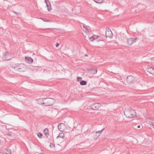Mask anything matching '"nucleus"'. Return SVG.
<instances>
[{"label": "nucleus", "instance_id": "1", "mask_svg": "<svg viewBox=\"0 0 154 154\" xmlns=\"http://www.w3.org/2000/svg\"><path fill=\"white\" fill-rule=\"evenodd\" d=\"M124 114L127 118H133L136 116L135 111L130 108L125 111Z\"/></svg>", "mask_w": 154, "mask_h": 154}, {"label": "nucleus", "instance_id": "2", "mask_svg": "<svg viewBox=\"0 0 154 154\" xmlns=\"http://www.w3.org/2000/svg\"><path fill=\"white\" fill-rule=\"evenodd\" d=\"M54 103V99L51 98H44V103H43V106H51Z\"/></svg>", "mask_w": 154, "mask_h": 154}, {"label": "nucleus", "instance_id": "3", "mask_svg": "<svg viewBox=\"0 0 154 154\" xmlns=\"http://www.w3.org/2000/svg\"><path fill=\"white\" fill-rule=\"evenodd\" d=\"M2 58L4 60H8L10 59V53L8 52H5L3 53Z\"/></svg>", "mask_w": 154, "mask_h": 154}, {"label": "nucleus", "instance_id": "4", "mask_svg": "<svg viewBox=\"0 0 154 154\" xmlns=\"http://www.w3.org/2000/svg\"><path fill=\"white\" fill-rule=\"evenodd\" d=\"M16 68L20 72H23L25 71L26 67L24 64L20 63L17 66Z\"/></svg>", "mask_w": 154, "mask_h": 154}, {"label": "nucleus", "instance_id": "5", "mask_svg": "<svg viewBox=\"0 0 154 154\" xmlns=\"http://www.w3.org/2000/svg\"><path fill=\"white\" fill-rule=\"evenodd\" d=\"M101 106V104H100L98 103H95L91 105L90 107L93 109L97 110Z\"/></svg>", "mask_w": 154, "mask_h": 154}, {"label": "nucleus", "instance_id": "6", "mask_svg": "<svg viewBox=\"0 0 154 154\" xmlns=\"http://www.w3.org/2000/svg\"><path fill=\"white\" fill-rule=\"evenodd\" d=\"M127 81L129 84H133L135 82V79L133 76L129 75L127 77Z\"/></svg>", "mask_w": 154, "mask_h": 154}, {"label": "nucleus", "instance_id": "7", "mask_svg": "<svg viewBox=\"0 0 154 154\" xmlns=\"http://www.w3.org/2000/svg\"><path fill=\"white\" fill-rule=\"evenodd\" d=\"M137 38H129L127 39V44L129 45H130L134 43L137 40Z\"/></svg>", "mask_w": 154, "mask_h": 154}, {"label": "nucleus", "instance_id": "8", "mask_svg": "<svg viewBox=\"0 0 154 154\" xmlns=\"http://www.w3.org/2000/svg\"><path fill=\"white\" fill-rule=\"evenodd\" d=\"M106 37H110L112 35V31L109 28H107L106 29Z\"/></svg>", "mask_w": 154, "mask_h": 154}, {"label": "nucleus", "instance_id": "9", "mask_svg": "<svg viewBox=\"0 0 154 154\" xmlns=\"http://www.w3.org/2000/svg\"><path fill=\"white\" fill-rule=\"evenodd\" d=\"M65 124L63 123H60L58 125V129L60 131H63L64 130V128L65 127Z\"/></svg>", "mask_w": 154, "mask_h": 154}, {"label": "nucleus", "instance_id": "10", "mask_svg": "<svg viewBox=\"0 0 154 154\" xmlns=\"http://www.w3.org/2000/svg\"><path fill=\"white\" fill-rule=\"evenodd\" d=\"M64 134L63 133H61L57 137V139L58 140H59L60 138H61L62 139L61 141H62L64 140Z\"/></svg>", "mask_w": 154, "mask_h": 154}, {"label": "nucleus", "instance_id": "11", "mask_svg": "<svg viewBox=\"0 0 154 154\" xmlns=\"http://www.w3.org/2000/svg\"><path fill=\"white\" fill-rule=\"evenodd\" d=\"M45 2L46 4L48 10V11H50L51 9L50 2L46 0H45Z\"/></svg>", "mask_w": 154, "mask_h": 154}, {"label": "nucleus", "instance_id": "12", "mask_svg": "<svg viewBox=\"0 0 154 154\" xmlns=\"http://www.w3.org/2000/svg\"><path fill=\"white\" fill-rule=\"evenodd\" d=\"M25 60L29 64L32 63L33 61V59L29 57H25Z\"/></svg>", "mask_w": 154, "mask_h": 154}, {"label": "nucleus", "instance_id": "13", "mask_svg": "<svg viewBox=\"0 0 154 154\" xmlns=\"http://www.w3.org/2000/svg\"><path fill=\"white\" fill-rule=\"evenodd\" d=\"M88 72L91 74H95L97 73V70L96 69H90L88 70Z\"/></svg>", "mask_w": 154, "mask_h": 154}, {"label": "nucleus", "instance_id": "14", "mask_svg": "<svg viewBox=\"0 0 154 154\" xmlns=\"http://www.w3.org/2000/svg\"><path fill=\"white\" fill-rule=\"evenodd\" d=\"M98 37L99 36L96 35H94L93 36L90 37L89 38V40L91 41H93L95 39H97Z\"/></svg>", "mask_w": 154, "mask_h": 154}, {"label": "nucleus", "instance_id": "15", "mask_svg": "<svg viewBox=\"0 0 154 154\" xmlns=\"http://www.w3.org/2000/svg\"><path fill=\"white\" fill-rule=\"evenodd\" d=\"M146 69L147 72L152 74V70L153 69V67L148 66L146 68Z\"/></svg>", "mask_w": 154, "mask_h": 154}, {"label": "nucleus", "instance_id": "16", "mask_svg": "<svg viewBox=\"0 0 154 154\" xmlns=\"http://www.w3.org/2000/svg\"><path fill=\"white\" fill-rule=\"evenodd\" d=\"M38 103L39 104H42L43 106V103H44V98H40L38 100Z\"/></svg>", "mask_w": 154, "mask_h": 154}, {"label": "nucleus", "instance_id": "17", "mask_svg": "<svg viewBox=\"0 0 154 154\" xmlns=\"http://www.w3.org/2000/svg\"><path fill=\"white\" fill-rule=\"evenodd\" d=\"M48 131V129L47 128L45 129L44 130V133L47 137H48V136L49 135Z\"/></svg>", "mask_w": 154, "mask_h": 154}, {"label": "nucleus", "instance_id": "18", "mask_svg": "<svg viewBox=\"0 0 154 154\" xmlns=\"http://www.w3.org/2000/svg\"><path fill=\"white\" fill-rule=\"evenodd\" d=\"M126 36L124 34H123L121 35L119 38L121 40L123 41L126 38Z\"/></svg>", "mask_w": 154, "mask_h": 154}, {"label": "nucleus", "instance_id": "19", "mask_svg": "<svg viewBox=\"0 0 154 154\" xmlns=\"http://www.w3.org/2000/svg\"><path fill=\"white\" fill-rule=\"evenodd\" d=\"M103 129H102V130L101 131H97L96 132V134H98L97 135V136L96 137H94L95 139H97L99 137L100 135V133H101L102 131H103Z\"/></svg>", "mask_w": 154, "mask_h": 154}, {"label": "nucleus", "instance_id": "20", "mask_svg": "<svg viewBox=\"0 0 154 154\" xmlns=\"http://www.w3.org/2000/svg\"><path fill=\"white\" fill-rule=\"evenodd\" d=\"M83 27L85 28V29L84 30V31L85 32L87 35H88L90 33V32L88 31V29L87 27H85L84 26Z\"/></svg>", "mask_w": 154, "mask_h": 154}, {"label": "nucleus", "instance_id": "21", "mask_svg": "<svg viewBox=\"0 0 154 154\" xmlns=\"http://www.w3.org/2000/svg\"><path fill=\"white\" fill-rule=\"evenodd\" d=\"M80 84L81 85H85L87 84V82L86 81L84 80H82L80 82Z\"/></svg>", "mask_w": 154, "mask_h": 154}, {"label": "nucleus", "instance_id": "22", "mask_svg": "<svg viewBox=\"0 0 154 154\" xmlns=\"http://www.w3.org/2000/svg\"><path fill=\"white\" fill-rule=\"evenodd\" d=\"M4 154H11V150L9 149H7Z\"/></svg>", "mask_w": 154, "mask_h": 154}, {"label": "nucleus", "instance_id": "23", "mask_svg": "<svg viewBox=\"0 0 154 154\" xmlns=\"http://www.w3.org/2000/svg\"><path fill=\"white\" fill-rule=\"evenodd\" d=\"M94 1L97 3H101L103 2V0H94Z\"/></svg>", "mask_w": 154, "mask_h": 154}, {"label": "nucleus", "instance_id": "24", "mask_svg": "<svg viewBox=\"0 0 154 154\" xmlns=\"http://www.w3.org/2000/svg\"><path fill=\"white\" fill-rule=\"evenodd\" d=\"M37 136L39 138H42V137L43 135L42 133H39L37 134Z\"/></svg>", "mask_w": 154, "mask_h": 154}, {"label": "nucleus", "instance_id": "25", "mask_svg": "<svg viewBox=\"0 0 154 154\" xmlns=\"http://www.w3.org/2000/svg\"><path fill=\"white\" fill-rule=\"evenodd\" d=\"M40 19L44 21L45 22H50V21L49 20L46 19H44L43 18H41Z\"/></svg>", "mask_w": 154, "mask_h": 154}, {"label": "nucleus", "instance_id": "26", "mask_svg": "<svg viewBox=\"0 0 154 154\" xmlns=\"http://www.w3.org/2000/svg\"><path fill=\"white\" fill-rule=\"evenodd\" d=\"M50 146L51 147V148L54 147V146H55L54 144L52 143H50Z\"/></svg>", "mask_w": 154, "mask_h": 154}, {"label": "nucleus", "instance_id": "27", "mask_svg": "<svg viewBox=\"0 0 154 154\" xmlns=\"http://www.w3.org/2000/svg\"><path fill=\"white\" fill-rule=\"evenodd\" d=\"M150 126L152 127H152L154 128V122H152L150 124Z\"/></svg>", "mask_w": 154, "mask_h": 154}, {"label": "nucleus", "instance_id": "28", "mask_svg": "<svg viewBox=\"0 0 154 154\" xmlns=\"http://www.w3.org/2000/svg\"><path fill=\"white\" fill-rule=\"evenodd\" d=\"M150 60L152 62V63H154V57L151 58Z\"/></svg>", "mask_w": 154, "mask_h": 154}, {"label": "nucleus", "instance_id": "29", "mask_svg": "<svg viewBox=\"0 0 154 154\" xmlns=\"http://www.w3.org/2000/svg\"><path fill=\"white\" fill-rule=\"evenodd\" d=\"M82 78L81 77H78L77 78V80L78 81H79V80L81 79Z\"/></svg>", "mask_w": 154, "mask_h": 154}, {"label": "nucleus", "instance_id": "30", "mask_svg": "<svg viewBox=\"0 0 154 154\" xmlns=\"http://www.w3.org/2000/svg\"><path fill=\"white\" fill-rule=\"evenodd\" d=\"M35 154H45L44 153H38V152H36L35 153Z\"/></svg>", "mask_w": 154, "mask_h": 154}, {"label": "nucleus", "instance_id": "31", "mask_svg": "<svg viewBox=\"0 0 154 154\" xmlns=\"http://www.w3.org/2000/svg\"><path fill=\"white\" fill-rule=\"evenodd\" d=\"M152 74L154 75V68H153V69L152 70Z\"/></svg>", "mask_w": 154, "mask_h": 154}, {"label": "nucleus", "instance_id": "32", "mask_svg": "<svg viewBox=\"0 0 154 154\" xmlns=\"http://www.w3.org/2000/svg\"><path fill=\"white\" fill-rule=\"evenodd\" d=\"M59 43H57L56 45V47H58L59 46Z\"/></svg>", "mask_w": 154, "mask_h": 154}, {"label": "nucleus", "instance_id": "33", "mask_svg": "<svg viewBox=\"0 0 154 154\" xmlns=\"http://www.w3.org/2000/svg\"><path fill=\"white\" fill-rule=\"evenodd\" d=\"M13 12L14 13V14H16L17 15V13L15 11H13Z\"/></svg>", "mask_w": 154, "mask_h": 154}, {"label": "nucleus", "instance_id": "34", "mask_svg": "<svg viewBox=\"0 0 154 154\" xmlns=\"http://www.w3.org/2000/svg\"><path fill=\"white\" fill-rule=\"evenodd\" d=\"M137 128H140V125H138L137 126Z\"/></svg>", "mask_w": 154, "mask_h": 154}, {"label": "nucleus", "instance_id": "35", "mask_svg": "<svg viewBox=\"0 0 154 154\" xmlns=\"http://www.w3.org/2000/svg\"><path fill=\"white\" fill-rule=\"evenodd\" d=\"M98 134H96L95 136L94 137H96L97 136Z\"/></svg>", "mask_w": 154, "mask_h": 154}, {"label": "nucleus", "instance_id": "36", "mask_svg": "<svg viewBox=\"0 0 154 154\" xmlns=\"http://www.w3.org/2000/svg\"><path fill=\"white\" fill-rule=\"evenodd\" d=\"M8 135L9 136H10V135H11V133H9V134H8Z\"/></svg>", "mask_w": 154, "mask_h": 154}, {"label": "nucleus", "instance_id": "37", "mask_svg": "<svg viewBox=\"0 0 154 154\" xmlns=\"http://www.w3.org/2000/svg\"><path fill=\"white\" fill-rule=\"evenodd\" d=\"M85 56L87 57L88 56V55L87 54H85Z\"/></svg>", "mask_w": 154, "mask_h": 154}, {"label": "nucleus", "instance_id": "38", "mask_svg": "<svg viewBox=\"0 0 154 154\" xmlns=\"http://www.w3.org/2000/svg\"><path fill=\"white\" fill-rule=\"evenodd\" d=\"M0 154H3V153H0Z\"/></svg>", "mask_w": 154, "mask_h": 154}, {"label": "nucleus", "instance_id": "39", "mask_svg": "<svg viewBox=\"0 0 154 154\" xmlns=\"http://www.w3.org/2000/svg\"><path fill=\"white\" fill-rule=\"evenodd\" d=\"M1 142V140H0V142Z\"/></svg>", "mask_w": 154, "mask_h": 154}]
</instances>
